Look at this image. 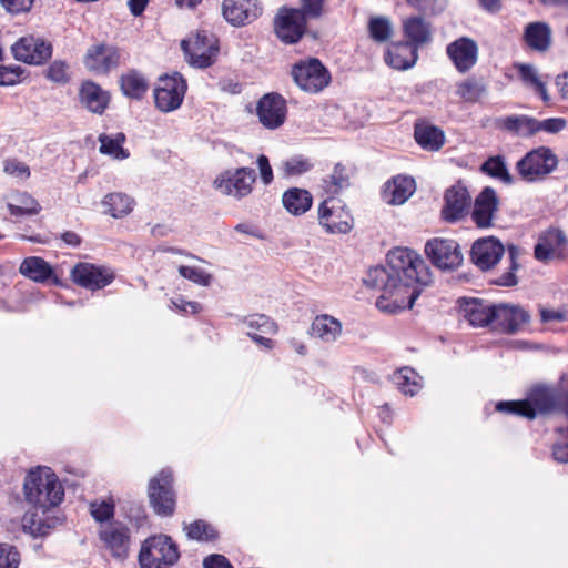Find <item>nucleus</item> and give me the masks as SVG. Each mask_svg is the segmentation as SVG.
Segmentation results:
<instances>
[{
    "label": "nucleus",
    "mask_w": 568,
    "mask_h": 568,
    "mask_svg": "<svg viewBox=\"0 0 568 568\" xmlns=\"http://www.w3.org/2000/svg\"><path fill=\"white\" fill-rule=\"evenodd\" d=\"M363 281L366 286L381 291L376 307L381 312L395 314L413 307L419 295L414 285H428L432 273L418 253L397 247L387 254L386 266L369 268Z\"/></svg>",
    "instance_id": "f257e3e1"
},
{
    "label": "nucleus",
    "mask_w": 568,
    "mask_h": 568,
    "mask_svg": "<svg viewBox=\"0 0 568 568\" xmlns=\"http://www.w3.org/2000/svg\"><path fill=\"white\" fill-rule=\"evenodd\" d=\"M26 501L45 515L59 506L64 497V489L58 476L49 467L38 466L30 469L24 478Z\"/></svg>",
    "instance_id": "f03ea898"
},
{
    "label": "nucleus",
    "mask_w": 568,
    "mask_h": 568,
    "mask_svg": "<svg viewBox=\"0 0 568 568\" xmlns=\"http://www.w3.org/2000/svg\"><path fill=\"white\" fill-rule=\"evenodd\" d=\"M176 545L169 536H153L144 541L139 555L142 568H169L179 559Z\"/></svg>",
    "instance_id": "7ed1b4c3"
},
{
    "label": "nucleus",
    "mask_w": 568,
    "mask_h": 568,
    "mask_svg": "<svg viewBox=\"0 0 568 568\" xmlns=\"http://www.w3.org/2000/svg\"><path fill=\"white\" fill-rule=\"evenodd\" d=\"M557 165V155L549 148L539 146L520 159L516 163V170L523 180L535 182L545 179Z\"/></svg>",
    "instance_id": "20e7f679"
},
{
    "label": "nucleus",
    "mask_w": 568,
    "mask_h": 568,
    "mask_svg": "<svg viewBox=\"0 0 568 568\" xmlns=\"http://www.w3.org/2000/svg\"><path fill=\"white\" fill-rule=\"evenodd\" d=\"M556 406L555 397L550 389L546 387H536L531 390L526 400L499 402L496 405L498 412L516 414L518 416L534 419L537 412L548 413Z\"/></svg>",
    "instance_id": "39448f33"
},
{
    "label": "nucleus",
    "mask_w": 568,
    "mask_h": 568,
    "mask_svg": "<svg viewBox=\"0 0 568 568\" xmlns=\"http://www.w3.org/2000/svg\"><path fill=\"white\" fill-rule=\"evenodd\" d=\"M318 222L331 234H346L354 225L349 210L335 196H328L321 203Z\"/></svg>",
    "instance_id": "423d86ee"
},
{
    "label": "nucleus",
    "mask_w": 568,
    "mask_h": 568,
    "mask_svg": "<svg viewBox=\"0 0 568 568\" xmlns=\"http://www.w3.org/2000/svg\"><path fill=\"white\" fill-rule=\"evenodd\" d=\"M187 85L181 74L163 75L154 89V103L159 111L168 113L179 109Z\"/></svg>",
    "instance_id": "0eeeda50"
},
{
    "label": "nucleus",
    "mask_w": 568,
    "mask_h": 568,
    "mask_svg": "<svg viewBox=\"0 0 568 568\" xmlns=\"http://www.w3.org/2000/svg\"><path fill=\"white\" fill-rule=\"evenodd\" d=\"M256 174L251 168H239L221 173L213 182L216 191L237 200L247 196L255 183Z\"/></svg>",
    "instance_id": "6e6552de"
},
{
    "label": "nucleus",
    "mask_w": 568,
    "mask_h": 568,
    "mask_svg": "<svg viewBox=\"0 0 568 568\" xmlns=\"http://www.w3.org/2000/svg\"><path fill=\"white\" fill-rule=\"evenodd\" d=\"M181 47L189 63L197 68L211 65L219 50L216 39L204 31L183 40Z\"/></svg>",
    "instance_id": "1a4fd4ad"
},
{
    "label": "nucleus",
    "mask_w": 568,
    "mask_h": 568,
    "mask_svg": "<svg viewBox=\"0 0 568 568\" xmlns=\"http://www.w3.org/2000/svg\"><path fill=\"white\" fill-rule=\"evenodd\" d=\"M292 75L302 90L311 93L323 90L331 79L327 70L317 59L295 64Z\"/></svg>",
    "instance_id": "9d476101"
},
{
    "label": "nucleus",
    "mask_w": 568,
    "mask_h": 568,
    "mask_svg": "<svg viewBox=\"0 0 568 568\" xmlns=\"http://www.w3.org/2000/svg\"><path fill=\"white\" fill-rule=\"evenodd\" d=\"M425 252L432 263L440 270H455L463 262L459 245L454 240H429L425 245Z\"/></svg>",
    "instance_id": "9b49d317"
},
{
    "label": "nucleus",
    "mask_w": 568,
    "mask_h": 568,
    "mask_svg": "<svg viewBox=\"0 0 568 568\" xmlns=\"http://www.w3.org/2000/svg\"><path fill=\"white\" fill-rule=\"evenodd\" d=\"M171 474L161 471L150 480L149 498L154 511L161 516H170L175 508V497L171 489Z\"/></svg>",
    "instance_id": "f8f14e48"
},
{
    "label": "nucleus",
    "mask_w": 568,
    "mask_h": 568,
    "mask_svg": "<svg viewBox=\"0 0 568 568\" xmlns=\"http://www.w3.org/2000/svg\"><path fill=\"white\" fill-rule=\"evenodd\" d=\"M13 57L29 64H41L52 54L51 44L32 36L22 37L12 44Z\"/></svg>",
    "instance_id": "ddd939ff"
},
{
    "label": "nucleus",
    "mask_w": 568,
    "mask_h": 568,
    "mask_svg": "<svg viewBox=\"0 0 568 568\" xmlns=\"http://www.w3.org/2000/svg\"><path fill=\"white\" fill-rule=\"evenodd\" d=\"M305 18L300 10L282 8L274 21L276 36L284 42L295 43L304 33Z\"/></svg>",
    "instance_id": "4468645a"
},
{
    "label": "nucleus",
    "mask_w": 568,
    "mask_h": 568,
    "mask_svg": "<svg viewBox=\"0 0 568 568\" xmlns=\"http://www.w3.org/2000/svg\"><path fill=\"white\" fill-rule=\"evenodd\" d=\"M72 281L84 288L97 291L109 285L114 274L105 267L91 263H78L71 271Z\"/></svg>",
    "instance_id": "2eb2a0df"
},
{
    "label": "nucleus",
    "mask_w": 568,
    "mask_h": 568,
    "mask_svg": "<svg viewBox=\"0 0 568 568\" xmlns=\"http://www.w3.org/2000/svg\"><path fill=\"white\" fill-rule=\"evenodd\" d=\"M529 321L528 313L518 305H494L491 327L508 334H514L523 328Z\"/></svg>",
    "instance_id": "dca6fc26"
},
{
    "label": "nucleus",
    "mask_w": 568,
    "mask_h": 568,
    "mask_svg": "<svg viewBox=\"0 0 568 568\" xmlns=\"http://www.w3.org/2000/svg\"><path fill=\"white\" fill-rule=\"evenodd\" d=\"M256 112L265 128L277 129L286 119V102L277 93H267L258 100Z\"/></svg>",
    "instance_id": "f3484780"
},
{
    "label": "nucleus",
    "mask_w": 568,
    "mask_h": 568,
    "mask_svg": "<svg viewBox=\"0 0 568 568\" xmlns=\"http://www.w3.org/2000/svg\"><path fill=\"white\" fill-rule=\"evenodd\" d=\"M505 253V247L499 240L489 236L475 241L471 246V261L481 271L495 266Z\"/></svg>",
    "instance_id": "a211bd4d"
},
{
    "label": "nucleus",
    "mask_w": 568,
    "mask_h": 568,
    "mask_svg": "<svg viewBox=\"0 0 568 568\" xmlns=\"http://www.w3.org/2000/svg\"><path fill=\"white\" fill-rule=\"evenodd\" d=\"M261 7L252 0H223L222 14L234 27H241L256 20Z\"/></svg>",
    "instance_id": "6ab92c4d"
},
{
    "label": "nucleus",
    "mask_w": 568,
    "mask_h": 568,
    "mask_svg": "<svg viewBox=\"0 0 568 568\" xmlns=\"http://www.w3.org/2000/svg\"><path fill=\"white\" fill-rule=\"evenodd\" d=\"M470 205V195L460 184L453 185L445 193L442 216L447 222H456L465 216Z\"/></svg>",
    "instance_id": "aec40b11"
},
{
    "label": "nucleus",
    "mask_w": 568,
    "mask_h": 568,
    "mask_svg": "<svg viewBox=\"0 0 568 568\" xmlns=\"http://www.w3.org/2000/svg\"><path fill=\"white\" fill-rule=\"evenodd\" d=\"M447 54L459 72L471 69L478 57V47L470 38H459L447 47Z\"/></svg>",
    "instance_id": "412c9836"
},
{
    "label": "nucleus",
    "mask_w": 568,
    "mask_h": 568,
    "mask_svg": "<svg viewBox=\"0 0 568 568\" xmlns=\"http://www.w3.org/2000/svg\"><path fill=\"white\" fill-rule=\"evenodd\" d=\"M120 62L118 49L105 44H97L90 48L85 54V67L98 73H108L116 68Z\"/></svg>",
    "instance_id": "4be33fe9"
},
{
    "label": "nucleus",
    "mask_w": 568,
    "mask_h": 568,
    "mask_svg": "<svg viewBox=\"0 0 568 568\" xmlns=\"http://www.w3.org/2000/svg\"><path fill=\"white\" fill-rule=\"evenodd\" d=\"M100 538L116 558H124L128 554L130 537L129 529L121 523H109L101 526Z\"/></svg>",
    "instance_id": "5701e85b"
},
{
    "label": "nucleus",
    "mask_w": 568,
    "mask_h": 568,
    "mask_svg": "<svg viewBox=\"0 0 568 568\" xmlns=\"http://www.w3.org/2000/svg\"><path fill=\"white\" fill-rule=\"evenodd\" d=\"M459 313L471 326L491 325L494 317V305L487 304L477 298H460Z\"/></svg>",
    "instance_id": "b1692460"
},
{
    "label": "nucleus",
    "mask_w": 568,
    "mask_h": 568,
    "mask_svg": "<svg viewBox=\"0 0 568 568\" xmlns=\"http://www.w3.org/2000/svg\"><path fill=\"white\" fill-rule=\"evenodd\" d=\"M498 209L494 189L485 187L475 200L471 217L478 227H489Z\"/></svg>",
    "instance_id": "393cba45"
},
{
    "label": "nucleus",
    "mask_w": 568,
    "mask_h": 568,
    "mask_svg": "<svg viewBox=\"0 0 568 568\" xmlns=\"http://www.w3.org/2000/svg\"><path fill=\"white\" fill-rule=\"evenodd\" d=\"M415 181L413 178L397 175L385 183L383 199L392 205L404 204L415 192Z\"/></svg>",
    "instance_id": "a878e982"
},
{
    "label": "nucleus",
    "mask_w": 568,
    "mask_h": 568,
    "mask_svg": "<svg viewBox=\"0 0 568 568\" xmlns=\"http://www.w3.org/2000/svg\"><path fill=\"white\" fill-rule=\"evenodd\" d=\"M80 102L92 113L102 114L109 104V93L92 81H85L80 89Z\"/></svg>",
    "instance_id": "bb28decb"
},
{
    "label": "nucleus",
    "mask_w": 568,
    "mask_h": 568,
    "mask_svg": "<svg viewBox=\"0 0 568 568\" xmlns=\"http://www.w3.org/2000/svg\"><path fill=\"white\" fill-rule=\"evenodd\" d=\"M417 49L409 42H397L389 45L385 61L396 70H407L417 61Z\"/></svg>",
    "instance_id": "cd10ccee"
},
{
    "label": "nucleus",
    "mask_w": 568,
    "mask_h": 568,
    "mask_svg": "<svg viewBox=\"0 0 568 568\" xmlns=\"http://www.w3.org/2000/svg\"><path fill=\"white\" fill-rule=\"evenodd\" d=\"M567 239L562 231L550 229L539 236L535 246V257L539 261H548L564 248Z\"/></svg>",
    "instance_id": "c85d7f7f"
},
{
    "label": "nucleus",
    "mask_w": 568,
    "mask_h": 568,
    "mask_svg": "<svg viewBox=\"0 0 568 568\" xmlns=\"http://www.w3.org/2000/svg\"><path fill=\"white\" fill-rule=\"evenodd\" d=\"M524 37L528 47L535 51L545 52L551 45V29L542 21L528 23Z\"/></svg>",
    "instance_id": "c756f323"
},
{
    "label": "nucleus",
    "mask_w": 568,
    "mask_h": 568,
    "mask_svg": "<svg viewBox=\"0 0 568 568\" xmlns=\"http://www.w3.org/2000/svg\"><path fill=\"white\" fill-rule=\"evenodd\" d=\"M311 333L325 343L334 342L342 333V324L329 315H318L314 318Z\"/></svg>",
    "instance_id": "7c9ffc66"
},
{
    "label": "nucleus",
    "mask_w": 568,
    "mask_h": 568,
    "mask_svg": "<svg viewBox=\"0 0 568 568\" xmlns=\"http://www.w3.org/2000/svg\"><path fill=\"white\" fill-rule=\"evenodd\" d=\"M414 135L416 142L427 151H438L445 143L444 132L430 124L417 123Z\"/></svg>",
    "instance_id": "2f4dec72"
},
{
    "label": "nucleus",
    "mask_w": 568,
    "mask_h": 568,
    "mask_svg": "<svg viewBox=\"0 0 568 568\" xmlns=\"http://www.w3.org/2000/svg\"><path fill=\"white\" fill-rule=\"evenodd\" d=\"M313 197L304 189L292 187L284 192L282 203L286 211L293 215H302L312 206Z\"/></svg>",
    "instance_id": "473e14b6"
},
{
    "label": "nucleus",
    "mask_w": 568,
    "mask_h": 568,
    "mask_svg": "<svg viewBox=\"0 0 568 568\" xmlns=\"http://www.w3.org/2000/svg\"><path fill=\"white\" fill-rule=\"evenodd\" d=\"M122 93L131 99H141L149 89L148 79L136 70H129L120 78Z\"/></svg>",
    "instance_id": "72a5a7b5"
},
{
    "label": "nucleus",
    "mask_w": 568,
    "mask_h": 568,
    "mask_svg": "<svg viewBox=\"0 0 568 568\" xmlns=\"http://www.w3.org/2000/svg\"><path fill=\"white\" fill-rule=\"evenodd\" d=\"M404 33L416 49L430 41L432 30L422 17H412L404 22Z\"/></svg>",
    "instance_id": "f704fd0d"
},
{
    "label": "nucleus",
    "mask_w": 568,
    "mask_h": 568,
    "mask_svg": "<svg viewBox=\"0 0 568 568\" xmlns=\"http://www.w3.org/2000/svg\"><path fill=\"white\" fill-rule=\"evenodd\" d=\"M536 119L527 115H509L496 120V126L517 135L535 134Z\"/></svg>",
    "instance_id": "c9c22d12"
},
{
    "label": "nucleus",
    "mask_w": 568,
    "mask_h": 568,
    "mask_svg": "<svg viewBox=\"0 0 568 568\" xmlns=\"http://www.w3.org/2000/svg\"><path fill=\"white\" fill-rule=\"evenodd\" d=\"M20 273L34 282H44L53 276L51 265L43 258L31 256L23 260Z\"/></svg>",
    "instance_id": "e433bc0d"
},
{
    "label": "nucleus",
    "mask_w": 568,
    "mask_h": 568,
    "mask_svg": "<svg viewBox=\"0 0 568 568\" xmlns=\"http://www.w3.org/2000/svg\"><path fill=\"white\" fill-rule=\"evenodd\" d=\"M514 68L518 71L520 80L526 87L532 88L539 93L544 102H549L550 97L546 88V82L541 79L532 64L516 63Z\"/></svg>",
    "instance_id": "4c0bfd02"
},
{
    "label": "nucleus",
    "mask_w": 568,
    "mask_h": 568,
    "mask_svg": "<svg viewBox=\"0 0 568 568\" xmlns=\"http://www.w3.org/2000/svg\"><path fill=\"white\" fill-rule=\"evenodd\" d=\"M102 205L105 213L114 219H121L133 210L134 201L124 193L115 192L105 195Z\"/></svg>",
    "instance_id": "58836bf2"
},
{
    "label": "nucleus",
    "mask_w": 568,
    "mask_h": 568,
    "mask_svg": "<svg viewBox=\"0 0 568 568\" xmlns=\"http://www.w3.org/2000/svg\"><path fill=\"white\" fill-rule=\"evenodd\" d=\"M45 516L47 514L43 515L41 510L31 507L21 520L23 531L33 537L47 535L52 525Z\"/></svg>",
    "instance_id": "ea45409f"
},
{
    "label": "nucleus",
    "mask_w": 568,
    "mask_h": 568,
    "mask_svg": "<svg viewBox=\"0 0 568 568\" xmlns=\"http://www.w3.org/2000/svg\"><path fill=\"white\" fill-rule=\"evenodd\" d=\"M393 383L405 395L414 396L422 387L420 376L409 367H402L392 376Z\"/></svg>",
    "instance_id": "a19ab883"
},
{
    "label": "nucleus",
    "mask_w": 568,
    "mask_h": 568,
    "mask_svg": "<svg viewBox=\"0 0 568 568\" xmlns=\"http://www.w3.org/2000/svg\"><path fill=\"white\" fill-rule=\"evenodd\" d=\"M100 142V152L103 154H108L114 159L123 160L129 158V152L123 149V143L125 142L124 133H116L114 135H108L102 133L98 138Z\"/></svg>",
    "instance_id": "79ce46f5"
},
{
    "label": "nucleus",
    "mask_w": 568,
    "mask_h": 568,
    "mask_svg": "<svg viewBox=\"0 0 568 568\" xmlns=\"http://www.w3.org/2000/svg\"><path fill=\"white\" fill-rule=\"evenodd\" d=\"M481 171L495 179L500 180L503 183L509 185L513 184L514 178L509 173L505 160L500 155L490 156L481 165Z\"/></svg>",
    "instance_id": "37998d69"
},
{
    "label": "nucleus",
    "mask_w": 568,
    "mask_h": 568,
    "mask_svg": "<svg viewBox=\"0 0 568 568\" xmlns=\"http://www.w3.org/2000/svg\"><path fill=\"white\" fill-rule=\"evenodd\" d=\"M347 185L348 174L345 166L339 163L335 164L332 173L323 181V187L329 196H334Z\"/></svg>",
    "instance_id": "c03bdc74"
},
{
    "label": "nucleus",
    "mask_w": 568,
    "mask_h": 568,
    "mask_svg": "<svg viewBox=\"0 0 568 568\" xmlns=\"http://www.w3.org/2000/svg\"><path fill=\"white\" fill-rule=\"evenodd\" d=\"M519 250L515 245L508 246L509 266L507 272L494 280V283L499 286H514L517 284L516 272L519 268L518 263Z\"/></svg>",
    "instance_id": "a18cd8bd"
},
{
    "label": "nucleus",
    "mask_w": 568,
    "mask_h": 568,
    "mask_svg": "<svg viewBox=\"0 0 568 568\" xmlns=\"http://www.w3.org/2000/svg\"><path fill=\"white\" fill-rule=\"evenodd\" d=\"M17 203H9L8 209L12 215H36L40 212V204L28 193H21L16 199Z\"/></svg>",
    "instance_id": "49530a36"
},
{
    "label": "nucleus",
    "mask_w": 568,
    "mask_h": 568,
    "mask_svg": "<svg viewBox=\"0 0 568 568\" xmlns=\"http://www.w3.org/2000/svg\"><path fill=\"white\" fill-rule=\"evenodd\" d=\"M368 31L376 42H386L393 34V26L386 17H374L368 22Z\"/></svg>",
    "instance_id": "de8ad7c7"
},
{
    "label": "nucleus",
    "mask_w": 568,
    "mask_h": 568,
    "mask_svg": "<svg viewBox=\"0 0 568 568\" xmlns=\"http://www.w3.org/2000/svg\"><path fill=\"white\" fill-rule=\"evenodd\" d=\"M187 538L199 541H210L216 537V532L211 525L204 520H195L184 526Z\"/></svg>",
    "instance_id": "09e8293b"
},
{
    "label": "nucleus",
    "mask_w": 568,
    "mask_h": 568,
    "mask_svg": "<svg viewBox=\"0 0 568 568\" xmlns=\"http://www.w3.org/2000/svg\"><path fill=\"white\" fill-rule=\"evenodd\" d=\"M486 92V85L483 82L473 79L462 82L457 90L458 95L468 102L479 101Z\"/></svg>",
    "instance_id": "8fccbe9b"
},
{
    "label": "nucleus",
    "mask_w": 568,
    "mask_h": 568,
    "mask_svg": "<svg viewBox=\"0 0 568 568\" xmlns=\"http://www.w3.org/2000/svg\"><path fill=\"white\" fill-rule=\"evenodd\" d=\"M250 332L260 331L264 334H275L277 332V325L265 315H251L245 320Z\"/></svg>",
    "instance_id": "3c124183"
},
{
    "label": "nucleus",
    "mask_w": 568,
    "mask_h": 568,
    "mask_svg": "<svg viewBox=\"0 0 568 568\" xmlns=\"http://www.w3.org/2000/svg\"><path fill=\"white\" fill-rule=\"evenodd\" d=\"M90 513L97 521L104 523L113 517L114 504L109 500L93 501L90 504Z\"/></svg>",
    "instance_id": "603ef678"
},
{
    "label": "nucleus",
    "mask_w": 568,
    "mask_h": 568,
    "mask_svg": "<svg viewBox=\"0 0 568 568\" xmlns=\"http://www.w3.org/2000/svg\"><path fill=\"white\" fill-rule=\"evenodd\" d=\"M20 555L18 550L8 544H0V568H18Z\"/></svg>",
    "instance_id": "864d4df0"
},
{
    "label": "nucleus",
    "mask_w": 568,
    "mask_h": 568,
    "mask_svg": "<svg viewBox=\"0 0 568 568\" xmlns=\"http://www.w3.org/2000/svg\"><path fill=\"white\" fill-rule=\"evenodd\" d=\"M179 273L182 277L202 286H207L211 283V275L197 267L180 266Z\"/></svg>",
    "instance_id": "5fc2aeb1"
},
{
    "label": "nucleus",
    "mask_w": 568,
    "mask_h": 568,
    "mask_svg": "<svg viewBox=\"0 0 568 568\" xmlns=\"http://www.w3.org/2000/svg\"><path fill=\"white\" fill-rule=\"evenodd\" d=\"M3 171L11 176L26 180L30 176L29 166L18 160L8 159L3 162Z\"/></svg>",
    "instance_id": "6e6d98bb"
},
{
    "label": "nucleus",
    "mask_w": 568,
    "mask_h": 568,
    "mask_svg": "<svg viewBox=\"0 0 568 568\" xmlns=\"http://www.w3.org/2000/svg\"><path fill=\"white\" fill-rule=\"evenodd\" d=\"M68 67L62 61H54L47 70V78L57 83H64L68 80Z\"/></svg>",
    "instance_id": "4d7b16f0"
},
{
    "label": "nucleus",
    "mask_w": 568,
    "mask_h": 568,
    "mask_svg": "<svg viewBox=\"0 0 568 568\" xmlns=\"http://www.w3.org/2000/svg\"><path fill=\"white\" fill-rule=\"evenodd\" d=\"M286 175H300L310 170L311 164L303 159L292 158L283 163Z\"/></svg>",
    "instance_id": "13d9d810"
},
{
    "label": "nucleus",
    "mask_w": 568,
    "mask_h": 568,
    "mask_svg": "<svg viewBox=\"0 0 568 568\" xmlns=\"http://www.w3.org/2000/svg\"><path fill=\"white\" fill-rule=\"evenodd\" d=\"M566 126V121L560 118L547 119L544 121L536 120L535 133L546 131L548 133H558Z\"/></svg>",
    "instance_id": "bf43d9fd"
},
{
    "label": "nucleus",
    "mask_w": 568,
    "mask_h": 568,
    "mask_svg": "<svg viewBox=\"0 0 568 568\" xmlns=\"http://www.w3.org/2000/svg\"><path fill=\"white\" fill-rule=\"evenodd\" d=\"M34 0H0L2 7L10 13L28 12Z\"/></svg>",
    "instance_id": "052dcab7"
},
{
    "label": "nucleus",
    "mask_w": 568,
    "mask_h": 568,
    "mask_svg": "<svg viewBox=\"0 0 568 568\" xmlns=\"http://www.w3.org/2000/svg\"><path fill=\"white\" fill-rule=\"evenodd\" d=\"M21 69L0 65V85H14L20 81Z\"/></svg>",
    "instance_id": "680f3d73"
},
{
    "label": "nucleus",
    "mask_w": 568,
    "mask_h": 568,
    "mask_svg": "<svg viewBox=\"0 0 568 568\" xmlns=\"http://www.w3.org/2000/svg\"><path fill=\"white\" fill-rule=\"evenodd\" d=\"M324 0H302V10L304 18H318L322 14Z\"/></svg>",
    "instance_id": "e2e57ef3"
},
{
    "label": "nucleus",
    "mask_w": 568,
    "mask_h": 568,
    "mask_svg": "<svg viewBox=\"0 0 568 568\" xmlns=\"http://www.w3.org/2000/svg\"><path fill=\"white\" fill-rule=\"evenodd\" d=\"M257 165L260 169L261 179L264 184H270L273 180V172L270 165L268 159L265 155H260L257 158Z\"/></svg>",
    "instance_id": "0e129e2a"
},
{
    "label": "nucleus",
    "mask_w": 568,
    "mask_h": 568,
    "mask_svg": "<svg viewBox=\"0 0 568 568\" xmlns=\"http://www.w3.org/2000/svg\"><path fill=\"white\" fill-rule=\"evenodd\" d=\"M204 568H233L230 561L222 555H211L203 561Z\"/></svg>",
    "instance_id": "69168bd1"
},
{
    "label": "nucleus",
    "mask_w": 568,
    "mask_h": 568,
    "mask_svg": "<svg viewBox=\"0 0 568 568\" xmlns=\"http://www.w3.org/2000/svg\"><path fill=\"white\" fill-rule=\"evenodd\" d=\"M173 304L182 312L196 314L199 313L202 307L197 302H185L183 300H180V303L173 302Z\"/></svg>",
    "instance_id": "338daca9"
},
{
    "label": "nucleus",
    "mask_w": 568,
    "mask_h": 568,
    "mask_svg": "<svg viewBox=\"0 0 568 568\" xmlns=\"http://www.w3.org/2000/svg\"><path fill=\"white\" fill-rule=\"evenodd\" d=\"M552 454L557 462L568 463V444H556Z\"/></svg>",
    "instance_id": "774afa93"
}]
</instances>
